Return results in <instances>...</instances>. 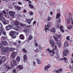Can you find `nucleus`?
I'll use <instances>...</instances> for the list:
<instances>
[{
    "instance_id": "1",
    "label": "nucleus",
    "mask_w": 73,
    "mask_h": 73,
    "mask_svg": "<svg viewBox=\"0 0 73 73\" xmlns=\"http://www.w3.org/2000/svg\"><path fill=\"white\" fill-rule=\"evenodd\" d=\"M46 51L48 52L49 53H52V52L53 54H55V52H56V55H58V49L57 48V46L55 45L54 47V48L52 49V51L49 49V48H48L46 50Z\"/></svg>"
},
{
    "instance_id": "2",
    "label": "nucleus",
    "mask_w": 73,
    "mask_h": 73,
    "mask_svg": "<svg viewBox=\"0 0 73 73\" xmlns=\"http://www.w3.org/2000/svg\"><path fill=\"white\" fill-rule=\"evenodd\" d=\"M1 50L3 53H7L8 50L9 51L11 52V51L14 50V49L12 48H7V47H3L1 48Z\"/></svg>"
},
{
    "instance_id": "3",
    "label": "nucleus",
    "mask_w": 73,
    "mask_h": 73,
    "mask_svg": "<svg viewBox=\"0 0 73 73\" xmlns=\"http://www.w3.org/2000/svg\"><path fill=\"white\" fill-rule=\"evenodd\" d=\"M15 12L12 11H10L9 12V13L11 16L13 18H15Z\"/></svg>"
},
{
    "instance_id": "4",
    "label": "nucleus",
    "mask_w": 73,
    "mask_h": 73,
    "mask_svg": "<svg viewBox=\"0 0 73 73\" xmlns=\"http://www.w3.org/2000/svg\"><path fill=\"white\" fill-rule=\"evenodd\" d=\"M50 67H51V65L50 64H49L45 67L44 69L46 71H48V69Z\"/></svg>"
},
{
    "instance_id": "5",
    "label": "nucleus",
    "mask_w": 73,
    "mask_h": 73,
    "mask_svg": "<svg viewBox=\"0 0 73 73\" xmlns=\"http://www.w3.org/2000/svg\"><path fill=\"white\" fill-rule=\"evenodd\" d=\"M3 14L0 13V20L1 21H3L5 20V19L3 17Z\"/></svg>"
},
{
    "instance_id": "6",
    "label": "nucleus",
    "mask_w": 73,
    "mask_h": 73,
    "mask_svg": "<svg viewBox=\"0 0 73 73\" xmlns=\"http://www.w3.org/2000/svg\"><path fill=\"white\" fill-rule=\"evenodd\" d=\"M50 44L51 45L52 47L53 48L55 44L54 42V40H52L50 39Z\"/></svg>"
},
{
    "instance_id": "7",
    "label": "nucleus",
    "mask_w": 73,
    "mask_h": 73,
    "mask_svg": "<svg viewBox=\"0 0 73 73\" xmlns=\"http://www.w3.org/2000/svg\"><path fill=\"white\" fill-rule=\"evenodd\" d=\"M68 52H69L68 50H64L63 52V56H67V54H68Z\"/></svg>"
},
{
    "instance_id": "8",
    "label": "nucleus",
    "mask_w": 73,
    "mask_h": 73,
    "mask_svg": "<svg viewBox=\"0 0 73 73\" xmlns=\"http://www.w3.org/2000/svg\"><path fill=\"white\" fill-rule=\"evenodd\" d=\"M32 19H33V18L31 19H27L25 21H26V22H27V23H28L29 25H30L31 23L32 20Z\"/></svg>"
},
{
    "instance_id": "9",
    "label": "nucleus",
    "mask_w": 73,
    "mask_h": 73,
    "mask_svg": "<svg viewBox=\"0 0 73 73\" xmlns=\"http://www.w3.org/2000/svg\"><path fill=\"white\" fill-rule=\"evenodd\" d=\"M19 38L20 39H21V40H24L25 37H24V36L23 34H21L19 36Z\"/></svg>"
},
{
    "instance_id": "10",
    "label": "nucleus",
    "mask_w": 73,
    "mask_h": 73,
    "mask_svg": "<svg viewBox=\"0 0 73 73\" xmlns=\"http://www.w3.org/2000/svg\"><path fill=\"white\" fill-rule=\"evenodd\" d=\"M1 60L3 62H5L6 61V57L5 56H3L1 58Z\"/></svg>"
},
{
    "instance_id": "11",
    "label": "nucleus",
    "mask_w": 73,
    "mask_h": 73,
    "mask_svg": "<svg viewBox=\"0 0 73 73\" xmlns=\"http://www.w3.org/2000/svg\"><path fill=\"white\" fill-rule=\"evenodd\" d=\"M13 26H14V25L12 26V28L16 31H18V30H19V28H20V27H13Z\"/></svg>"
},
{
    "instance_id": "12",
    "label": "nucleus",
    "mask_w": 73,
    "mask_h": 73,
    "mask_svg": "<svg viewBox=\"0 0 73 73\" xmlns=\"http://www.w3.org/2000/svg\"><path fill=\"white\" fill-rule=\"evenodd\" d=\"M38 49L39 52H42L43 50V48L41 46H38Z\"/></svg>"
},
{
    "instance_id": "13",
    "label": "nucleus",
    "mask_w": 73,
    "mask_h": 73,
    "mask_svg": "<svg viewBox=\"0 0 73 73\" xmlns=\"http://www.w3.org/2000/svg\"><path fill=\"white\" fill-rule=\"evenodd\" d=\"M1 32L3 33V35H4L5 36L6 35V33H5V31L4 29H2V30L1 31Z\"/></svg>"
},
{
    "instance_id": "14",
    "label": "nucleus",
    "mask_w": 73,
    "mask_h": 73,
    "mask_svg": "<svg viewBox=\"0 0 73 73\" xmlns=\"http://www.w3.org/2000/svg\"><path fill=\"white\" fill-rule=\"evenodd\" d=\"M15 57H16V56L15 55V52H13L11 54V57L13 58H15Z\"/></svg>"
},
{
    "instance_id": "15",
    "label": "nucleus",
    "mask_w": 73,
    "mask_h": 73,
    "mask_svg": "<svg viewBox=\"0 0 73 73\" xmlns=\"http://www.w3.org/2000/svg\"><path fill=\"white\" fill-rule=\"evenodd\" d=\"M4 21H5V20L3 21H2V22H3L4 24H5V25H6V24H9V21H7L5 22H4Z\"/></svg>"
},
{
    "instance_id": "16",
    "label": "nucleus",
    "mask_w": 73,
    "mask_h": 73,
    "mask_svg": "<svg viewBox=\"0 0 73 73\" xmlns=\"http://www.w3.org/2000/svg\"><path fill=\"white\" fill-rule=\"evenodd\" d=\"M6 29L7 31L10 30V29H11V26H7L6 27Z\"/></svg>"
},
{
    "instance_id": "17",
    "label": "nucleus",
    "mask_w": 73,
    "mask_h": 73,
    "mask_svg": "<svg viewBox=\"0 0 73 73\" xmlns=\"http://www.w3.org/2000/svg\"><path fill=\"white\" fill-rule=\"evenodd\" d=\"M45 27L46 28H45L44 30L45 31L46 33H47V31H49L50 30L49 29V28H46V25H45Z\"/></svg>"
},
{
    "instance_id": "18",
    "label": "nucleus",
    "mask_w": 73,
    "mask_h": 73,
    "mask_svg": "<svg viewBox=\"0 0 73 73\" xmlns=\"http://www.w3.org/2000/svg\"><path fill=\"white\" fill-rule=\"evenodd\" d=\"M50 31L52 33H55L56 32V29L55 28H54L51 29L50 30Z\"/></svg>"
},
{
    "instance_id": "19",
    "label": "nucleus",
    "mask_w": 73,
    "mask_h": 73,
    "mask_svg": "<svg viewBox=\"0 0 73 73\" xmlns=\"http://www.w3.org/2000/svg\"><path fill=\"white\" fill-rule=\"evenodd\" d=\"M55 36H57L58 38H60L61 37V34L60 33L58 34H55Z\"/></svg>"
},
{
    "instance_id": "20",
    "label": "nucleus",
    "mask_w": 73,
    "mask_h": 73,
    "mask_svg": "<svg viewBox=\"0 0 73 73\" xmlns=\"http://www.w3.org/2000/svg\"><path fill=\"white\" fill-rule=\"evenodd\" d=\"M17 68H19V69H21V70H22V69L23 68V66H22L20 65H18V66H17Z\"/></svg>"
},
{
    "instance_id": "21",
    "label": "nucleus",
    "mask_w": 73,
    "mask_h": 73,
    "mask_svg": "<svg viewBox=\"0 0 73 73\" xmlns=\"http://www.w3.org/2000/svg\"><path fill=\"white\" fill-rule=\"evenodd\" d=\"M15 35V31H12L10 32V36H11Z\"/></svg>"
},
{
    "instance_id": "22",
    "label": "nucleus",
    "mask_w": 73,
    "mask_h": 73,
    "mask_svg": "<svg viewBox=\"0 0 73 73\" xmlns=\"http://www.w3.org/2000/svg\"><path fill=\"white\" fill-rule=\"evenodd\" d=\"M23 58H24V61L27 59V55L25 54L23 55Z\"/></svg>"
},
{
    "instance_id": "23",
    "label": "nucleus",
    "mask_w": 73,
    "mask_h": 73,
    "mask_svg": "<svg viewBox=\"0 0 73 73\" xmlns=\"http://www.w3.org/2000/svg\"><path fill=\"white\" fill-rule=\"evenodd\" d=\"M60 31L62 32V33H64V30L63 29V27H62V26H61L60 27Z\"/></svg>"
},
{
    "instance_id": "24",
    "label": "nucleus",
    "mask_w": 73,
    "mask_h": 73,
    "mask_svg": "<svg viewBox=\"0 0 73 73\" xmlns=\"http://www.w3.org/2000/svg\"><path fill=\"white\" fill-rule=\"evenodd\" d=\"M60 15H61V14H60V13L57 14L56 19H58V18H59V17H60Z\"/></svg>"
},
{
    "instance_id": "25",
    "label": "nucleus",
    "mask_w": 73,
    "mask_h": 73,
    "mask_svg": "<svg viewBox=\"0 0 73 73\" xmlns=\"http://www.w3.org/2000/svg\"><path fill=\"white\" fill-rule=\"evenodd\" d=\"M51 25H52V23L51 22H50L48 23L47 25V28H50V26H51Z\"/></svg>"
},
{
    "instance_id": "26",
    "label": "nucleus",
    "mask_w": 73,
    "mask_h": 73,
    "mask_svg": "<svg viewBox=\"0 0 73 73\" xmlns=\"http://www.w3.org/2000/svg\"><path fill=\"white\" fill-rule=\"evenodd\" d=\"M64 45L65 46H68V42L67 41H65Z\"/></svg>"
},
{
    "instance_id": "27",
    "label": "nucleus",
    "mask_w": 73,
    "mask_h": 73,
    "mask_svg": "<svg viewBox=\"0 0 73 73\" xmlns=\"http://www.w3.org/2000/svg\"><path fill=\"white\" fill-rule=\"evenodd\" d=\"M29 7L30 8H31V9H33L34 8V6L32 5L31 4H29Z\"/></svg>"
},
{
    "instance_id": "28",
    "label": "nucleus",
    "mask_w": 73,
    "mask_h": 73,
    "mask_svg": "<svg viewBox=\"0 0 73 73\" xmlns=\"http://www.w3.org/2000/svg\"><path fill=\"white\" fill-rule=\"evenodd\" d=\"M14 24L16 26H18L19 25V22L17 21H15L14 22Z\"/></svg>"
},
{
    "instance_id": "29",
    "label": "nucleus",
    "mask_w": 73,
    "mask_h": 73,
    "mask_svg": "<svg viewBox=\"0 0 73 73\" xmlns=\"http://www.w3.org/2000/svg\"><path fill=\"white\" fill-rule=\"evenodd\" d=\"M32 38H33V36H32V35H30V36L28 38V40H31Z\"/></svg>"
},
{
    "instance_id": "30",
    "label": "nucleus",
    "mask_w": 73,
    "mask_h": 73,
    "mask_svg": "<svg viewBox=\"0 0 73 73\" xmlns=\"http://www.w3.org/2000/svg\"><path fill=\"white\" fill-rule=\"evenodd\" d=\"M2 43L4 45H5L7 44V41H3L2 42Z\"/></svg>"
},
{
    "instance_id": "31",
    "label": "nucleus",
    "mask_w": 73,
    "mask_h": 73,
    "mask_svg": "<svg viewBox=\"0 0 73 73\" xmlns=\"http://www.w3.org/2000/svg\"><path fill=\"white\" fill-rule=\"evenodd\" d=\"M37 64H41V62L40 61V60H39L38 59H37Z\"/></svg>"
},
{
    "instance_id": "32",
    "label": "nucleus",
    "mask_w": 73,
    "mask_h": 73,
    "mask_svg": "<svg viewBox=\"0 0 73 73\" xmlns=\"http://www.w3.org/2000/svg\"><path fill=\"white\" fill-rule=\"evenodd\" d=\"M15 8H17L18 10V11H20L21 9V7H19V6H15Z\"/></svg>"
},
{
    "instance_id": "33",
    "label": "nucleus",
    "mask_w": 73,
    "mask_h": 73,
    "mask_svg": "<svg viewBox=\"0 0 73 73\" xmlns=\"http://www.w3.org/2000/svg\"><path fill=\"white\" fill-rule=\"evenodd\" d=\"M20 60V58L19 56H18L16 59V60L18 61V62H19Z\"/></svg>"
},
{
    "instance_id": "34",
    "label": "nucleus",
    "mask_w": 73,
    "mask_h": 73,
    "mask_svg": "<svg viewBox=\"0 0 73 73\" xmlns=\"http://www.w3.org/2000/svg\"><path fill=\"white\" fill-rule=\"evenodd\" d=\"M20 25L21 27H24V26H25V27H26V26H27V25L26 24H25V25H24L22 23H20Z\"/></svg>"
},
{
    "instance_id": "35",
    "label": "nucleus",
    "mask_w": 73,
    "mask_h": 73,
    "mask_svg": "<svg viewBox=\"0 0 73 73\" xmlns=\"http://www.w3.org/2000/svg\"><path fill=\"white\" fill-rule=\"evenodd\" d=\"M53 38H54V39L55 40V41H58V40L57 38L54 36H53Z\"/></svg>"
},
{
    "instance_id": "36",
    "label": "nucleus",
    "mask_w": 73,
    "mask_h": 73,
    "mask_svg": "<svg viewBox=\"0 0 73 73\" xmlns=\"http://www.w3.org/2000/svg\"><path fill=\"white\" fill-rule=\"evenodd\" d=\"M68 29H70L71 28H72L73 27L72 25H70L68 27Z\"/></svg>"
},
{
    "instance_id": "37",
    "label": "nucleus",
    "mask_w": 73,
    "mask_h": 73,
    "mask_svg": "<svg viewBox=\"0 0 73 73\" xmlns=\"http://www.w3.org/2000/svg\"><path fill=\"white\" fill-rule=\"evenodd\" d=\"M29 13L31 16V15H33V13L32 11H29Z\"/></svg>"
},
{
    "instance_id": "38",
    "label": "nucleus",
    "mask_w": 73,
    "mask_h": 73,
    "mask_svg": "<svg viewBox=\"0 0 73 73\" xmlns=\"http://www.w3.org/2000/svg\"><path fill=\"white\" fill-rule=\"evenodd\" d=\"M70 21V19H68L67 20V23L66 24L67 25H68V24H69V21Z\"/></svg>"
},
{
    "instance_id": "39",
    "label": "nucleus",
    "mask_w": 73,
    "mask_h": 73,
    "mask_svg": "<svg viewBox=\"0 0 73 73\" xmlns=\"http://www.w3.org/2000/svg\"><path fill=\"white\" fill-rule=\"evenodd\" d=\"M12 61L13 63L14 64V65H16V61H15L14 60H13Z\"/></svg>"
},
{
    "instance_id": "40",
    "label": "nucleus",
    "mask_w": 73,
    "mask_h": 73,
    "mask_svg": "<svg viewBox=\"0 0 73 73\" xmlns=\"http://www.w3.org/2000/svg\"><path fill=\"white\" fill-rule=\"evenodd\" d=\"M5 38L6 37L5 36H2L1 37V40H4L5 39Z\"/></svg>"
},
{
    "instance_id": "41",
    "label": "nucleus",
    "mask_w": 73,
    "mask_h": 73,
    "mask_svg": "<svg viewBox=\"0 0 73 73\" xmlns=\"http://www.w3.org/2000/svg\"><path fill=\"white\" fill-rule=\"evenodd\" d=\"M51 20V18L50 17H48L47 18V20L48 21H49Z\"/></svg>"
},
{
    "instance_id": "42",
    "label": "nucleus",
    "mask_w": 73,
    "mask_h": 73,
    "mask_svg": "<svg viewBox=\"0 0 73 73\" xmlns=\"http://www.w3.org/2000/svg\"><path fill=\"white\" fill-rule=\"evenodd\" d=\"M11 37L13 38H15L16 37V36L15 35H12Z\"/></svg>"
},
{
    "instance_id": "43",
    "label": "nucleus",
    "mask_w": 73,
    "mask_h": 73,
    "mask_svg": "<svg viewBox=\"0 0 73 73\" xmlns=\"http://www.w3.org/2000/svg\"><path fill=\"white\" fill-rule=\"evenodd\" d=\"M70 36H68L66 37V38L67 39V40H70Z\"/></svg>"
},
{
    "instance_id": "44",
    "label": "nucleus",
    "mask_w": 73,
    "mask_h": 73,
    "mask_svg": "<svg viewBox=\"0 0 73 73\" xmlns=\"http://www.w3.org/2000/svg\"><path fill=\"white\" fill-rule=\"evenodd\" d=\"M58 46L59 47V48H60V47H61V46L62 45H61V44L60 43H58Z\"/></svg>"
},
{
    "instance_id": "45",
    "label": "nucleus",
    "mask_w": 73,
    "mask_h": 73,
    "mask_svg": "<svg viewBox=\"0 0 73 73\" xmlns=\"http://www.w3.org/2000/svg\"><path fill=\"white\" fill-rule=\"evenodd\" d=\"M8 67V66H7V65H6V64H5L4 66V67L5 69H7Z\"/></svg>"
},
{
    "instance_id": "46",
    "label": "nucleus",
    "mask_w": 73,
    "mask_h": 73,
    "mask_svg": "<svg viewBox=\"0 0 73 73\" xmlns=\"http://www.w3.org/2000/svg\"><path fill=\"white\" fill-rule=\"evenodd\" d=\"M57 11H59V12H61V10H60V8H58Z\"/></svg>"
},
{
    "instance_id": "47",
    "label": "nucleus",
    "mask_w": 73,
    "mask_h": 73,
    "mask_svg": "<svg viewBox=\"0 0 73 73\" xmlns=\"http://www.w3.org/2000/svg\"><path fill=\"white\" fill-rule=\"evenodd\" d=\"M55 26L57 28H59V24H58L57 25H55Z\"/></svg>"
},
{
    "instance_id": "48",
    "label": "nucleus",
    "mask_w": 73,
    "mask_h": 73,
    "mask_svg": "<svg viewBox=\"0 0 73 73\" xmlns=\"http://www.w3.org/2000/svg\"><path fill=\"white\" fill-rule=\"evenodd\" d=\"M23 52H27V51H26L25 48H23Z\"/></svg>"
},
{
    "instance_id": "49",
    "label": "nucleus",
    "mask_w": 73,
    "mask_h": 73,
    "mask_svg": "<svg viewBox=\"0 0 73 73\" xmlns=\"http://www.w3.org/2000/svg\"><path fill=\"white\" fill-rule=\"evenodd\" d=\"M57 22H58V23H60L61 22V21H60V19H58L57 20Z\"/></svg>"
},
{
    "instance_id": "50",
    "label": "nucleus",
    "mask_w": 73,
    "mask_h": 73,
    "mask_svg": "<svg viewBox=\"0 0 73 73\" xmlns=\"http://www.w3.org/2000/svg\"><path fill=\"white\" fill-rule=\"evenodd\" d=\"M15 35H19V33L15 31Z\"/></svg>"
},
{
    "instance_id": "51",
    "label": "nucleus",
    "mask_w": 73,
    "mask_h": 73,
    "mask_svg": "<svg viewBox=\"0 0 73 73\" xmlns=\"http://www.w3.org/2000/svg\"><path fill=\"white\" fill-rule=\"evenodd\" d=\"M34 51L35 52L37 53V52H38V49H36V50H34Z\"/></svg>"
},
{
    "instance_id": "52",
    "label": "nucleus",
    "mask_w": 73,
    "mask_h": 73,
    "mask_svg": "<svg viewBox=\"0 0 73 73\" xmlns=\"http://www.w3.org/2000/svg\"><path fill=\"white\" fill-rule=\"evenodd\" d=\"M13 73H16V69H14L13 70Z\"/></svg>"
},
{
    "instance_id": "53",
    "label": "nucleus",
    "mask_w": 73,
    "mask_h": 73,
    "mask_svg": "<svg viewBox=\"0 0 73 73\" xmlns=\"http://www.w3.org/2000/svg\"><path fill=\"white\" fill-rule=\"evenodd\" d=\"M57 60L58 61H60L61 60V58H57Z\"/></svg>"
},
{
    "instance_id": "54",
    "label": "nucleus",
    "mask_w": 73,
    "mask_h": 73,
    "mask_svg": "<svg viewBox=\"0 0 73 73\" xmlns=\"http://www.w3.org/2000/svg\"><path fill=\"white\" fill-rule=\"evenodd\" d=\"M3 27V26H2V25H1V24L0 23V29L1 28Z\"/></svg>"
},
{
    "instance_id": "55",
    "label": "nucleus",
    "mask_w": 73,
    "mask_h": 73,
    "mask_svg": "<svg viewBox=\"0 0 73 73\" xmlns=\"http://www.w3.org/2000/svg\"><path fill=\"white\" fill-rule=\"evenodd\" d=\"M18 4H19V5H22V3L20 2H18Z\"/></svg>"
},
{
    "instance_id": "56",
    "label": "nucleus",
    "mask_w": 73,
    "mask_h": 73,
    "mask_svg": "<svg viewBox=\"0 0 73 73\" xmlns=\"http://www.w3.org/2000/svg\"><path fill=\"white\" fill-rule=\"evenodd\" d=\"M3 13L4 14H5V15H6V13H5V11H2Z\"/></svg>"
},
{
    "instance_id": "57",
    "label": "nucleus",
    "mask_w": 73,
    "mask_h": 73,
    "mask_svg": "<svg viewBox=\"0 0 73 73\" xmlns=\"http://www.w3.org/2000/svg\"><path fill=\"white\" fill-rule=\"evenodd\" d=\"M64 61H66V58L64 57Z\"/></svg>"
},
{
    "instance_id": "58",
    "label": "nucleus",
    "mask_w": 73,
    "mask_h": 73,
    "mask_svg": "<svg viewBox=\"0 0 73 73\" xmlns=\"http://www.w3.org/2000/svg\"><path fill=\"white\" fill-rule=\"evenodd\" d=\"M13 45H15V46H16L17 45V44H16V43H13Z\"/></svg>"
},
{
    "instance_id": "59",
    "label": "nucleus",
    "mask_w": 73,
    "mask_h": 73,
    "mask_svg": "<svg viewBox=\"0 0 73 73\" xmlns=\"http://www.w3.org/2000/svg\"><path fill=\"white\" fill-rule=\"evenodd\" d=\"M53 11L51 12H50V15H53Z\"/></svg>"
},
{
    "instance_id": "60",
    "label": "nucleus",
    "mask_w": 73,
    "mask_h": 73,
    "mask_svg": "<svg viewBox=\"0 0 73 73\" xmlns=\"http://www.w3.org/2000/svg\"><path fill=\"white\" fill-rule=\"evenodd\" d=\"M69 69H72V66L70 65H69Z\"/></svg>"
},
{
    "instance_id": "61",
    "label": "nucleus",
    "mask_w": 73,
    "mask_h": 73,
    "mask_svg": "<svg viewBox=\"0 0 73 73\" xmlns=\"http://www.w3.org/2000/svg\"><path fill=\"white\" fill-rule=\"evenodd\" d=\"M35 46H38V44H37V43H35Z\"/></svg>"
},
{
    "instance_id": "62",
    "label": "nucleus",
    "mask_w": 73,
    "mask_h": 73,
    "mask_svg": "<svg viewBox=\"0 0 73 73\" xmlns=\"http://www.w3.org/2000/svg\"><path fill=\"white\" fill-rule=\"evenodd\" d=\"M56 73H59V71L58 70H57L56 71Z\"/></svg>"
},
{
    "instance_id": "63",
    "label": "nucleus",
    "mask_w": 73,
    "mask_h": 73,
    "mask_svg": "<svg viewBox=\"0 0 73 73\" xmlns=\"http://www.w3.org/2000/svg\"><path fill=\"white\" fill-rule=\"evenodd\" d=\"M36 24V21H35L33 22V25H34V24Z\"/></svg>"
},
{
    "instance_id": "64",
    "label": "nucleus",
    "mask_w": 73,
    "mask_h": 73,
    "mask_svg": "<svg viewBox=\"0 0 73 73\" xmlns=\"http://www.w3.org/2000/svg\"><path fill=\"white\" fill-rule=\"evenodd\" d=\"M60 72H62V69H60L59 70Z\"/></svg>"
}]
</instances>
